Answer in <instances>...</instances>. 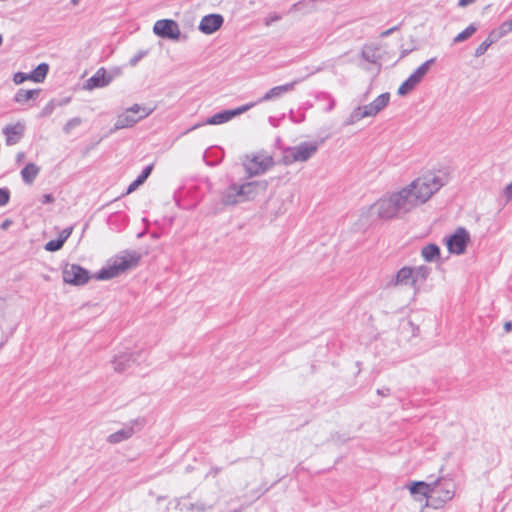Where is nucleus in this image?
I'll list each match as a JSON object with an SVG mask.
<instances>
[{
	"label": "nucleus",
	"mask_w": 512,
	"mask_h": 512,
	"mask_svg": "<svg viewBox=\"0 0 512 512\" xmlns=\"http://www.w3.org/2000/svg\"><path fill=\"white\" fill-rule=\"evenodd\" d=\"M448 182L443 171H427L399 191L387 194L369 208L371 214L389 220L411 212L427 202Z\"/></svg>",
	"instance_id": "obj_1"
},
{
	"label": "nucleus",
	"mask_w": 512,
	"mask_h": 512,
	"mask_svg": "<svg viewBox=\"0 0 512 512\" xmlns=\"http://www.w3.org/2000/svg\"><path fill=\"white\" fill-rule=\"evenodd\" d=\"M268 182L265 180L248 181L242 184L231 183L221 193V203L225 206H234L239 203L254 200L266 192Z\"/></svg>",
	"instance_id": "obj_2"
},
{
	"label": "nucleus",
	"mask_w": 512,
	"mask_h": 512,
	"mask_svg": "<svg viewBox=\"0 0 512 512\" xmlns=\"http://www.w3.org/2000/svg\"><path fill=\"white\" fill-rule=\"evenodd\" d=\"M140 255L137 252L124 251L114 258L97 272V280H109L121 275L122 273L136 267L139 263Z\"/></svg>",
	"instance_id": "obj_3"
},
{
	"label": "nucleus",
	"mask_w": 512,
	"mask_h": 512,
	"mask_svg": "<svg viewBox=\"0 0 512 512\" xmlns=\"http://www.w3.org/2000/svg\"><path fill=\"white\" fill-rule=\"evenodd\" d=\"M430 274L431 268L427 265L404 266L393 276L390 285L411 287L416 294Z\"/></svg>",
	"instance_id": "obj_4"
},
{
	"label": "nucleus",
	"mask_w": 512,
	"mask_h": 512,
	"mask_svg": "<svg viewBox=\"0 0 512 512\" xmlns=\"http://www.w3.org/2000/svg\"><path fill=\"white\" fill-rule=\"evenodd\" d=\"M389 102L390 93L380 94L371 103L354 108L346 119L345 125H353L364 118L375 117L388 106Z\"/></svg>",
	"instance_id": "obj_5"
},
{
	"label": "nucleus",
	"mask_w": 512,
	"mask_h": 512,
	"mask_svg": "<svg viewBox=\"0 0 512 512\" xmlns=\"http://www.w3.org/2000/svg\"><path fill=\"white\" fill-rule=\"evenodd\" d=\"M242 165L249 177L262 175L274 166L273 157L265 151H257L247 154Z\"/></svg>",
	"instance_id": "obj_6"
},
{
	"label": "nucleus",
	"mask_w": 512,
	"mask_h": 512,
	"mask_svg": "<svg viewBox=\"0 0 512 512\" xmlns=\"http://www.w3.org/2000/svg\"><path fill=\"white\" fill-rule=\"evenodd\" d=\"M323 141H305L300 144L285 149L283 162L291 165L295 162H306L312 158L318 151Z\"/></svg>",
	"instance_id": "obj_7"
},
{
	"label": "nucleus",
	"mask_w": 512,
	"mask_h": 512,
	"mask_svg": "<svg viewBox=\"0 0 512 512\" xmlns=\"http://www.w3.org/2000/svg\"><path fill=\"white\" fill-rule=\"evenodd\" d=\"M455 495V484L449 479H439L431 482V497L430 503H425V506H430L434 509H439Z\"/></svg>",
	"instance_id": "obj_8"
},
{
	"label": "nucleus",
	"mask_w": 512,
	"mask_h": 512,
	"mask_svg": "<svg viewBox=\"0 0 512 512\" xmlns=\"http://www.w3.org/2000/svg\"><path fill=\"white\" fill-rule=\"evenodd\" d=\"M153 109L138 104H134L132 107L126 109L124 112L118 115L114 124L115 130H120L128 127H132L138 121L146 118L152 113Z\"/></svg>",
	"instance_id": "obj_9"
},
{
	"label": "nucleus",
	"mask_w": 512,
	"mask_h": 512,
	"mask_svg": "<svg viewBox=\"0 0 512 512\" xmlns=\"http://www.w3.org/2000/svg\"><path fill=\"white\" fill-rule=\"evenodd\" d=\"M435 59L431 58L421 64L398 88V95L405 96L410 93L423 80Z\"/></svg>",
	"instance_id": "obj_10"
},
{
	"label": "nucleus",
	"mask_w": 512,
	"mask_h": 512,
	"mask_svg": "<svg viewBox=\"0 0 512 512\" xmlns=\"http://www.w3.org/2000/svg\"><path fill=\"white\" fill-rule=\"evenodd\" d=\"M447 249L450 253L461 255L465 252L467 244L470 242V234L465 228H457L455 232L445 240Z\"/></svg>",
	"instance_id": "obj_11"
},
{
	"label": "nucleus",
	"mask_w": 512,
	"mask_h": 512,
	"mask_svg": "<svg viewBox=\"0 0 512 512\" xmlns=\"http://www.w3.org/2000/svg\"><path fill=\"white\" fill-rule=\"evenodd\" d=\"M62 276L65 283L75 286L84 285L90 279L89 272L77 264H66Z\"/></svg>",
	"instance_id": "obj_12"
},
{
	"label": "nucleus",
	"mask_w": 512,
	"mask_h": 512,
	"mask_svg": "<svg viewBox=\"0 0 512 512\" xmlns=\"http://www.w3.org/2000/svg\"><path fill=\"white\" fill-rule=\"evenodd\" d=\"M143 351H129L122 352L116 355L112 360V366L114 371L122 373L131 367L132 364L140 363L143 358Z\"/></svg>",
	"instance_id": "obj_13"
},
{
	"label": "nucleus",
	"mask_w": 512,
	"mask_h": 512,
	"mask_svg": "<svg viewBox=\"0 0 512 512\" xmlns=\"http://www.w3.org/2000/svg\"><path fill=\"white\" fill-rule=\"evenodd\" d=\"M153 32L162 38L178 40L181 35L179 25L171 19H161L155 22Z\"/></svg>",
	"instance_id": "obj_14"
},
{
	"label": "nucleus",
	"mask_w": 512,
	"mask_h": 512,
	"mask_svg": "<svg viewBox=\"0 0 512 512\" xmlns=\"http://www.w3.org/2000/svg\"><path fill=\"white\" fill-rule=\"evenodd\" d=\"M254 106H255V103H248V104L242 105L236 109L225 110V111L216 113L213 116L209 117L203 124L219 125V124L226 123V122L230 121L231 119H233L234 117L245 113L246 111H248L249 109H251Z\"/></svg>",
	"instance_id": "obj_15"
},
{
	"label": "nucleus",
	"mask_w": 512,
	"mask_h": 512,
	"mask_svg": "<svg viewBox=\"0 0 512 512\" xmlns=\"http://www.w3.org/2000/svg\"><path fill=\"white\" fill-rule=\"evenodd\" d=\"M302 80L303 79H295L289 83L271 88L257 102H254L255 105L258 103L273 101L283 97L285 94L292 92L295 86Z\"/></svg>",
	"instance_id": "obj_16"
},
{
	"label": "nucleus",
	"mask_w": 512,
	"mask_h": 512,
	"mask_svg": "<svg viewBox=\"0 0 512 512\" xmlns=\"http://www.w3.org/2000/svg\"><path fill=\"white\" fill-rule=\"evenodd\" d=\"M136 426L138 427V430L142 428V423L138 419L127 423L120 430L110 434L107 438V441L111 444H117L122 441L130 439L135 433Z\"/></svg>",
	"instance_id": "obj_17"
},
{
	"label": "nucleus",
	"mask_w": 512,
	"mask_h": 512,
	"mask_svg": "<svg viewBox=\"0 0 512 512\" xmlns=\"http://www.w3.org/2000/svg\"><path fill=\"white\" fill-rule=\"evenodd\" d=\"M25 132V123L17 122L15 124L6 125L3 128V134L6 137V144L11 146L17 144L23 137Z\"/></svg>",
	"instance_id": "obj_18"
},
{
	"label": "nucleus",
	"mask_w": 512,
	"mask_h": 512,
	"mask_svg": "<svg viewBox=\"0 0 512 512\" xmlns=\"http://www.w3.org/2000/svg\"><path fill=\"white\" fill-rule=\"evenodd\" d=\"M223 21V17L219 14L206 15L200 21L199 30L206 35L212 34L222 26Z\"/></svg>",
	"instance_id": "obj_19"
},
{
	"label": "nucleus",
	"mask_w": 512,
	"mask_h": 512,
	"mask_svg": "<svg viewBox=\"0 0 512 512\" xmlns=\"http://www.w3.org/2000/svg\"><path fill=\"white\" fill-rule=\"evenodd\" d=\"M410 493L414 496L415 500L430 503L431 497V483L426 482H412L408 485Z\"/></svg>",
	"instance_id": "obj_20"
},
{
	"label": "nucleus",
	"mask_w": 512,
	"mask_h": 512,
	"mask_svg": "<svg viewBox=\"0 0 512 512\" xmlns=\"http://www.w3.org/2000/svg\"><path fill=\"white\" fill-rule=\"evenodd\" d=\"M112 81V77L107 75V72L104 68H100L96 71V73L90 77L84 85V88L87 90H93L95 88H103L110 84Z\"/></svg>",
	"instance_id": "obj_21"
},
{
	"label": "nucleus",
	"mask_w": 512,
	"mask_h": 512,
	"mask_svg": "<svg viewBox=\"0 0 512 512\" xmlns=\"http://www.w3.org/2000/svg\"><path fill=\"white\" fill-rule=\"evenodd\" d=\"M73 231L72 227L63 229L56 240H50L45 244V250L55 252L60 250Z\"/></svg>",
	"instance_id": "obj_22"
},
{
	"label": "nucleus",
	"mask_w": 512,
	"mask_h": 512,
	"mask_svg": "<svg viewBox=\"0 0 512 512\" xmlns=\"http://www.w3.org/2000/svg\"><path fill=\"white\" fill-rule=\"evenodd\" d=\"M40 173V167L35 163H28L21 170V178L25 184L31 185L38 174Z\"/></svg>",
	"instance_id": "obj_23"
},
{
	"label": "nucleus",
	"mask_w": 512,
	"mask_h": 512,
	"mask_svg": "<svg viewBox=\"0 0 512 512\" xmlns=\"http://www.w3.org/2000/svg\"><path fill=\"white\" fill-rule=\"evenodd\" d=\"M40 94V89L24 90L19 89L14 95V101L18 104H26L35 100Z\"/></svg>",
	"instance_id": "obj_24"
},
{
	"label": "nucleus",
	"mask_w": 512,
	"mask_h": 512,
	"mask_svg": "<svg viewBox=\"0 0 512 512\" xmlns=\"http://www.w3.org/2000/svg\"><path fill=\"white\" fill-rule=\"evenodd\" d=\"M512 32V18L501 23L497 28L493 29L490 34L497 42L501 38L509 35Z\"/></svg>",
	"instance_id": "obj_25"
},
{
	"label": "nucleus",
	"mask_w": 512,
	"mask_h": 512,
	"mask_svg": "<svg viewBox=\"0 0 512 512\" xmlns=\"http://www.w3.org/2000/svg\"><path fill=\"white\" fill-rule=\"evenodd\" d=\"M421 256L427 262H433L440 257V249L436 244H428L421 249Z\"/></svg>",
	"instance_id": "obj_26"
},
{
	"label": "nucleus",
	"mask_w": 512,
	"mask_h": 512,
	"mask_svg": "<svg viewBox=\"0 0 512 512\" xmlns=\"http://www.w3.org/2000/svg\"><path fill=\"white\" fill-rule=\"evenodd\" d=\"M48 71L49 65L47 63H41L29 74V80L41 83L45 80Z\"/></svg>",
	"instance_id": "obj_27"
},
{
	"label": "nucleus",
	"mask_w": 512,
	"mask_h": 512,
	"mask_svg": "<svg viewBox=\"0 0 512 512\" xmlns=\"http://www.w3.org/2000/svg\"><path fill=\"white\" fill-rule=\"evenodd\" d=\"M152 169H153V166L152 165H149L147 167L144 168V170L142 171V173L137 177V179H135L129 186H128V189H127V194H130L132 193L134 190H136L140 185H142L145 180L149 177V175L151 174L152 172Z\"/></svg>",
	"instance_id": "obj_28"
},
{
	"label": "nucleus",
	"mask_w": 512,
	"mask_h": 512,
	"mask_svg": "<svg viewBox=\"0 0 512 512\" xmlns=\"http://www.w3.org/2000/svg\"><path fill=\"white\" fill-rule=\"evenodd\" d=\"M496 43V41L494 40V38H492L491 34L489 33L488 37L486 38V40H484L476 49H475V53H474V56L475 57H480L482 56L486 51L487 49L492 45Z\"/></svg>",
	"instance_id": "obj_29"
},
{
	"label": "nucleus",
	"mask_w": 512,
	"mask_h": 512,
	"mask_svg": "<svg viewBox=\"0 0 512 512\" xmlns=\"http://www.w3.org/2000/svg\"><path fill=\"white\" fill-rule=\"evenodd\" d=\"M476 30H477L476 26H474L473 24L469 25L465 30L460 32L454 38V43H460V42L467 40L476 32Z\"/></svg>",
	"instance_id": "obj_30"
},
{
	"label": "nucleus",
	"mask_w": 512,
	"mask_h": 512,
	"mask_svg": "<svg viewBox=\"0 0 512 512\" xmlns=\"http://www.w3.org/2000/svg\"><path fill=\"white\" fill-rule=\"evenodd\" d=\"M10 200V191L8 188H0V207L5 206Z\"/></svg>",
	"instance_id": "obj_31"
},
{
	"label": "nucleus",
	"mask_w": 512,
	"mask_h": 512,
	"mask_svg": "<svg viewBox=\"0 0 512 512\" xmlns=\"http://www.w3.org/2000/svg\"><path fill=\"white\" fill-rule=\"evenodd\" d=\"M81 124V119L78 117L70 119L64 126V131L69 133L72 129Z\"/></svg>",
	"instance_id": "obj_32"
},
{
	"label": "nucleus",
	"mask_w": 512,
	"mask_h": 512,
	"mask_svg": "<svg viewBox=\"0 0 512 512\" xmlns=\"http://www.w3.org/2000/svg\"><path fill=\"white\" fill-rule=\"evenodd\" d=\"M362 57L371 63L376 62L374 52L371 48L366 47L362 50Z\"/></svg>",
	"instance_id": "obj_33"
},
{
	"label": "nucleus",
	"mask_w": 512,
	"mask_h": 512,
	"mask_svg": "<svg viewBox=\"0 0 512 512\" xmlns=\"http://www.w3.org/2000/svg\"><path fill=\"white\" fill-rule=\"evenodd\" d=\"M26 80H29V74L23 72H17L14 74L13 81L16 85L22 84Z\"/></svg>",
	"instance_id": "obj_34"
},
{
	"label": "nucleus",
	"mask_w": 512,
	"mask_h": 512,
	"mask_svg": "<svg viewBox=\"0 0 512 512\" xmlns=\"http://www.w3.org/2000/svg\"><path fill=\"white\" fill-rule=\"evenodd\" d=\"M147 54L146 51H139L138 53H136L130 60H129V65L131 67H135L138 62L143 58L145 57Z\"/></svg>",
	"instance_id": "obj_35"
},
{
	"label": "nucleus",
	"mask_w": 512,
	"mask_h": 512,
	"mask_svg": "<svg viewBox=\"0 0 512 512\" xmlns=\"http://www.w3.org/2000/svg\"><path fill=\"white\" fill-rule=\"evenodd\" d=\"M504 195L508 201L512 200V182L505 187Z\"/></svg>",
	"instance_id": "obj_36"
},
{
	"label": "nucleus",
	"mask_w": 512,
	"mask_h": 512,
	"mask_svg": "<svg viewBox=\"0 0 512 512\" xmlns=\"http://www.w3.org/2000/svg\"><path fill=\"white\" fill-rule=\"evenodd\" d=\"M41 202L43 204L52 203L54 202V197L51 194H45L42 196Z\"/></svg>",
	"instance_id": "obj_37"
},
{
	"label": "nucleus",
	"mask_w": 512,
	"mask_h": 512,
	"mask_svg": "<svg viewBox=\"0 0 512 512\" xmlns=\"http://www.w3.org/2000/svg\"><path fill=\"white\" fill-rule=\"evenodd\" d=\"M25 157L26 155L24 152H18L15 157L16 163L21 164L24 161Z\"/></svg>",
	"instance_id": "obj_38"
},
{
	"label": "nucleus",
	"mask_w": 512,
	"mask_h": 512,
	"mask_svg": "<svg viewBox=\"0 0 512 512\" xmlns=\"http://www.w3.org/2000/svg\"><path fill=\"white\" fill-rule=\"evenodd\" d=\"M476 0H459L458 6L460 7H466L470 4H473Z\"/></svg>",
	"instance_id": "obj_39"
},
{
	"label": "nucleus",
	"mask_w": 512,
	"mask_h": 512,
	"mask_svg": "<svg viewBox=\"0 0 512 512\" xmlns=\"http://www.w3.org/2000/svg\"><path fill=\"white\" fill-rule=\"evenodd\" d=\"M394 30H396V27H392V28H390L388 30H385V31H383L381 33V36L382 37H386V36L390 35Z\"/></svg>",
	"instance_id": "obj_40"
},
{
	"label": "nucleus",
	"mask_w": 512,
	"mask_h": 512,
	"mask_svg": "<svg viewBox=\"0 0 512 512\" xmlns=\"http://www.w3.org/2000/svg\"><path fill=\"white\" fill-rule=\"evenodd\" d=\"M504 329L506 332H510L512 330V322H506L504 324Z\"/></svg>",
	"instance_id": "obj_41"
},
{
	"label": "nucleus",
	"mask_w": 512,
	"mask_h": 512,
	"mask_svg": "<svg viewBox=\"0 0 512 512\" xmlns=\"http://www.w3.org/2000/svg\"><path fill=\"white\" fill-rule=\"evenodd\" d=\"M78 2H79V0H71V3H72L73 5H77V4H78Z\"/></svg>",
	"instance_id": "obj_42"
},
{
	"label": "nucleus",
	"mask_w": 512,
	"mask_h": 512,
	"mask_svg": "<svg viewBox=\"0 0 512 512\" xmlns=\"http://www.w3.org/2000/svg\"><path fill=\"white\" fill-rule=\"evenodd\" d=\"M278 19H279V17H278V16L272 17V20H273V21H276V20H278Z\"/></svg>",
	"instance_id": "obj_43"
},
{
	"label": "nucleus",
	"mask_w": 512,
	"mask_h": 512,
	"mask_svg": "<svg viewBox=\"0 0 512 512\" xmlns=\"http://www.w3.org/2000/svg\"><path fill=\"white\" fill-rule=\"evenodd\" d=\"M2 40H3L2 36L0 35V45L2 44Z\"/></svg>",
	"instance_id": "obj_44"
}]
</instances>
